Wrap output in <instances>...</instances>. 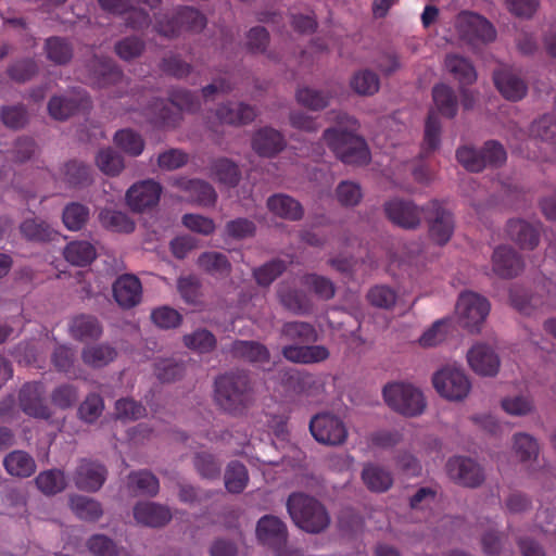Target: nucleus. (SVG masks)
<instances>
[{"mask_svg": "<svg viewBox=\"0 0 556 556\" xmlns=\"http://www.w3.org/2000/svg\"><path fill=\"white\" fill-rule=\"evenodd\" d=\"M336 123V127H330L323 134V139L330 150L344 164H368L369 148L365 139L356 134L359 128L358 121L346 113H338Z\"/></svg>", "mask_w": 556, "mask_h": 556, "instance_id": "f257e3e1", "label": "nucleus"}, {"mask_svg": "<svg viewBox=\"0 0 556 556\" xmlns=\"http://www.w3.org/2000/svg\"><path fill=\"white\" fill-rule=\"evenodd\" d=\"M280 338L292 342L281 349V355L294 364H316L328 359L330 353L324 345H312L317 340L315 327L306 321H288L280 329Z\"/></svg>", "mask_w": 556, "mask_h": 556, "instance_id": "f03ea898", "label": "nucleus"}, {"mask_svg": "<svg viewBox=\"0 0 556 556\" xmlns=\"http://www.w3.org/2000/svg\"><path fill=\"white\" fill-rule=\"evenodd\" d=\"M215 402L231 415H241L251 404L253 392L249 375L243 370L230 371L215 379Z\"/></svg>", "mask_w": 556, "mask_h": 556, "instance_id": "7ed1b4c3", "label": "nucleus"}, {"mask_svg": "<svg viewBox=\"0 0 556 556\" xmlns=\"http://www.w3.org/2000/svg\"><path fill=\"white\" fill-rule=\"evenodd\" d=\"M200 109V100L197 94L186 89H175L168 100L153 98L142 108V114L147 119L159 127H175L181 118V112H195Z\"/></svg>", "mask_w": 556, "mask_h": 556, "instance_id": "20e7f679", "label": "nucleus"}, {"mask_svg": "<svg viewBox=\"0 0 556 556\" xmlns=\"http://www.w3.org/2000/svg\"><path fill=\"white\" fill-rule=\"evenodd\" d=\"M287 510L293 522L308 533H320L330 525L326 507L315 497L302 492L289 495Z\"/></svg>", "mask_w": 556, "mask_h": 556, "instance_id": "39448f33", "label": "nucleus"}, {"mask_svg": "<svg viewBox=\"0 0 556 556\" xmlns=\"http://www.w3.org/2000/svg\"><path fill=\"white\" fill-rule=\"evenodd\" d=\"M206 25V17L197 9L180 7L172 14H157L154 30L166 38H173L182 30L200 33Z\"/></svg>", "mask_w": 556, "mask_h": 556, "instance_id": "423d86ee", "label": "nucleus"}, {"mask_svg": "<svg viewBox=\"0 0 556 556\" xmlns=\"http://www.w3.org/2000/svg\"><path fill=\"white\" fill-rule=\"evenodd\" d=\"M455 27L459 38L465 41L475 53L480 46L495 40L494 26L483 16L472 12H460L455 21Z\"/></svg>", "mask_w": 556, "mask_h": 556, "instance_id": "0eeeda50", "label": "nucleus"}, {"mask_svg": "<svg viewBox=\"0 0 556 556\" xmlns=\"http://www.w3.org/2000/svg\"><path fill=\"white\" fill-rule=\"evenodd\" d=\"M457 161L469 172H481L486 166L498 167L506 162L504 147L495 140L486 141L480 150L460 147L456 151Z\"/></svg>", "mask_w": 556, "mask_h": 556, "instance_id": "6e6552de", "label": "nucleus"}, {"mask_svg": "<svg viewBox=\"0 0 556 556\" xmlns=\"http://www.w3.org/2000/svg\"><path fill=\"white\" fill-rule=\"evenodd\" d=\"M383 397L392 409L404 416L420 415L426 407L422 393L410 384L390 383L383 388Z\"/></svg>", "mask_w": 556, "mask_h": 556, "instance_id": "1a4fd4ad", "label": "nucleus"}, {"mask_svg": "<svg viewBox=\"0 0 556 556\" xmlns=\"http://www.w3.org/2000/svg\"><path fill=\"white\" fill-rule=\"evenodd\" d=\"M286 523L274 515H265L256 525V538L260 543L273 551L275 556H293L288 546Z\"/></svg>", "mask_w": 556, "mask_h": 556, "instance_id": "9d476101", "label": "nucleus"}, {"mask_svg": "<svg viewBox=\"0 0 556 556\" xmlns=\"http://www.w3.org/2000/svg\"><path fill=\"white\" fill-rule=\"evenodd\" d=\"M456 313L463 328L478 332L490 313V303L478 293L463 292L456 304Z\"/></svg>", "mask_w": 556, "mask_h": 556, "instance_id": "9b49d317", "label": "nucleus"}, {"mask_svg": "<svg viewBox=\"0 0 556 556\" xmlns=\"http://www.w3.org/2000/svg\"><path fill=\"white\" fill-rule=\"evenodd\" d=\"M432 382L437 392L450 401L464 400L471 389L464 369L455 366H445L438 370L433 375Z\"/></svg>", "mask_w": 556, "mask_h": 556, "instance_id": "f8f14e48", "label": "nucleus"}, {"mask_svg": "<svg viewBox=\"0 0 556 556\" xmlns=\"http://www.w3.org/2000/svg\"><path fill=\"white\" fill-rule=\"evenodd\" d=\"M422 217L429 226V236L439 245L446 244L454 232V217L441 202L432 200L422 206Z\"/></svg>", "mask_w": 556, "mask_h": 556, "instance_id": "ddd939ff", "label": "nucleus"}, {"mask_svg": "<svg viewBox=\"0 0 556 556\" xmlns=\"http://www.w3.org/2000/svg\"><path fill=\"white\" fill-rule=\"evenodd\" d=\"M309 431L317 442L326 445H341L348 438L344 422L329 413L315 415L311 419Z\"/></svg>", "mask_w": 556, "mask_h": 556, "instance_id": "4468645a", "label": "nucleus"}, {"mask_svg": "<svg viewBox=\"0 0 556 556\" xmlns=\"http://www.w3.org/2000/svg\"><path fill=\"white\" fill-rule=\"evenodd\" d=\"M448 477L459 485L477 488L484 481L481 466L470 457L454 456L446 463Z\"/></svg>", "mask_w": 556, "mask_h": 556, "instance_id": "2eb2a0df", "label": "nucleus"}, {"mask_svg": "<svg viewBox=\"0 0 556 556\" xmlns=\"http://www.w3.org/2000/svg\"><path fill=\"white\" fill-rule=\"evenodd\" d=\"M282 384L296 395L316 399L325 391L324 383L315 375L298 369L282 371Z\"/></svg>", "mask_w": 556, "mask_h": 556, "instance_id": "dca6fc26", "label": "nucleus"}, {"mask_svg": "<svg viewBox=\"0 0 556 556\" xmlns=\"http://www.w3.org/2000/svg\"><path fill=\"white\" fill-rule=\"evenodd\" d=\"M112 293L121 308L130 309L141 303L142 283L136 275L123 274L113 282Z\"/></svg>", "mask_w": 556, "mask_h": 556, "instance_id": "f3484780", "label": "nucleus"}, {"mask_svg": "<svg viewBox=\"0 0 556 556\" xmlns=\"http://www.w3.org/2000/svg\"><path fill=\"white\" fill-rule=\"evenodd\" d=\"M384 212L393 224L405 229L418 227L422 217V207L416 206L412 201L401 199L387 202Z\"/></svg>", "mask_w": 556, "mask_h": 556, "instance_id": "a211bd4d", "label": "nucleus"}, {"mask_svg": "<svg viewBox=\"0 0 556 556\" xmlns=\"http://www.w3.org/2000/svg\"><path fill=\"white\" fill-rule=\"evenodd\" d=\"M20 406L28 416L49 419L51 410L45 403L43 387L39 382L25 383L18 394Z\"/></svg>", "mask_w": 556, "mask_h": 556, "instance_id": "6ab92c4d", "label": "nucleus"}, {"mask_svg": "<svg viewBox=\"0 0 556 556\" xmlns=\"http://www.w3.org/2000/svg\"><path fill=\"white\" fill-rule=\"evenodd\" d=\"M161 192V185L148 179L131 186L126 193V200L132 211L142 212L159 203Z\"/></svg>", "mask_w": 556, "mask_h": 556, "instance_id": "aec40b11", "label": "nucleus"}, {"mask_svg": "<svg viewBox=\"0 0 556 556\" xmlns=\"http://www.w3.org/2000/svg\"><path fill=\"white\" fill-rule=\"evenodd\" d=\"M106 468L94 460L81 459L74 475L75 485L83 491L96 492L106 480Z\"/></svg>", "mask_w": 556, "mask_h": 556, "instance_id": "412c9836", "label": "nucleus"}, {"mask_svg": "<svg viewBox=\"0 0 556 556\" xmlns=\"http://www.w3.org/2000/svg\"><path fill=\"white\" fill-rule=\"evenodd\" d=\"M494 85L510 101H519L527 94L528 86L511 68L501 67L493 73Z\"/></svg>", "mask_w": 556, "mask_h": 556, "instance_id": "4be33fe9", "label": "nucleus"}, {"mask_svg": "<svg viewBox=\"0 0 556 556\" xmlns=\"http://www.w3.org/2000/svg\"><path fill=\"white\" fill-rule=\"evenodd\" d=\"M494 273L502 278H514L523 269L520 255L508 245L497 247L492 255Z\"/></svg>", "mask_w": 556, "mask_h": 556, "instance_id": "5701e85b", "label": "nucleus"}, {"mask_svg": "<svg viewBox=\"0 0 556 556\" xmlns=\"http://www.w3.org/2000/svg\"><path fill=\"white\" fill-rule=\"evenodd\" d=\"M467 358L470 367L478 375L495 376L500 369V358L489 345H473L469 350Z\"/></svg>", "mask_w": 556, "mask_h": 556, "instance_id": "b1692460", "label": "nucleus"}, {"mask_svg": "<svg viewBox=\"0 0 556 556\" xmlns=\"http://www.w3.org/2000/svg\"><path fill=\"white\" fill-rule=\"evenodd\" d=\"M230 355L250 364L268 363L270 353L267 346L254 340H235L229 348Z\"/></svg>", "mask_w": 556, "mask_h": 556, "instance_id": "393cba45", "label": "nucleus"}, {"mask_svg": "<svg viewBox=\"0 0 556 556\" xmlns=\"http://www.w3.org/2000/svg\"><path fill=\"white\" fill-rule=\"evenodd\" d=\"M286 147L283 135L271 128L258 129L252 138V148L261 156L273 157Z\"/></svg>", "mask_w": 556, "mask_h": 556, "instance_id": "a878e982", "label": "nucleus"}, {"mask_svg": "<svg viewBox=\"0 0 556 556\" xmlns=\"http://www.w3.org/2000/svg\"><path fill=\"white\" fill-rule=\"evenodd\" d=\"M216 116L223 124L240 126L253 122L256 117V110L243 102H227L218 106Z\"/></svg>", "mask_w": 556, "mask_h": 556, "instance_id": "bb28decb", "label": "nucleus"}, {"mask_svg": "<svg viewBox=\"0 0 556 556\" xmlns=\"http://www.w3.org/2000/svg\"><path fill=\"white\" fill-rule=\"evenodd\" d=\"M134 517L141 525L159 528L172 519V514L167 507L160 504L141 502L134 507Z\"/></svg>", "mask_w": 556, "mask_h": 556, "instance_id": "cd10ccee", "label": "nucleus"}, {"mask_svg": "<svg viewBox=\"0 0 556 556\" xmlns=\"http://www.w3.org/2000/svg\"><path fill=\"white\" fill-rule=\"evenodd\" d=\"M176 185L189 193L188 198L191 202L201 206H212L217 200L215 189L204 180L180 178Z\"/></svg>", "mask_w": 556, "mask_h": 556, "instance_id": "c85d7f7f", "label": "nucleus"}, {"mask_svg": "<svg viewBox=\"0 0 556 556\" xmlns=\"http://www.w3.org/2000/svg\"><path fill=\"white\" fill-rule=\"evenodd\" d=\"M540 223L533 225L522 219H510L507 223V233L522 249H534L540 239Z\"/></svg>", "mask_w": 556, "mask_h": 556, "instance_id": "c756f323", "label": "nucleus"}, {"mask_svg": "<svg viewBox=\"0 0 556 556\" xmlns=\"http://www.w3.org/2000/svg\"><path fill=\"white\" fill-rule=\"evenodd\" d=\"M267 207L273 214L291 222L301 220L304 216L302 204L294 198L283 193L269 197Z\"/></svg>", "mask_w": 556, "mask_h": 556, "instance_id": "7c9ffc66", "label": "nucleus"}, {"mask_svg": "<svg viewBox=\"0 0 556 556\" xmlns=\"http://www.w3.org/2000/svg\"><path fill=\"white\" fill-rule=\"evenodd\" d=\"M277 295L280 304L294 314H306L312 308V303L306 294L286 282L278 286Z\"/></svg>", "mask_w": 556, "mask_h": 556, "instance_id": "2f4dec72", "label": "nucleus"}, {"mask_svg": "<svg viewBox=\"0 0 556 556\" xmlns=\"http://www.w3.org/2000/svg\"><path fill=\"white\" fill-rule=\"evenodd\" d=\"M70 331L75 340L86 342L98 340L103 329L97 317L81 314L72 319Z\"/></svg>", "mask_w": 556, "mask_h": 556, "instance_id": "473e14b6", "label": "nucleus"}, {"mask_svg": "<svg viewBox=\"0 0 556 556\" xmlns=\"http://www.w3.org/2000/svg\"><path fill=\"white\" fill-rule=\"evenodd\" d=\"M90 104L86 92L79 93V99L54 96L48 103V111L51 117L58 121H65L72 116L80 106Z\"/></svg>", "mask_w": 556, "mask_h": 556, "instance_id": "72a5a7b5", "label": "nucleus"}, {"mask_svg": "<svg viewBox=\"0 0 556 556\" xmlns=\"http://www.w3.org/2000/svg\"><path fill=\"white\" fill-rule=\"evenodd\" d=\"M117 350L109 343L87 345L81 351L85 365L99 369L108 366L117 357Z\"/></svg>", "mask_w": 556, "mask_h": 556, "instance_id": "f704fd0d", "label": "nucleus"}, {"mask_svg": "<svg viewBox=\"0 0 556 556\" xmlns=\"http://www.w3.org/2000/svg\"><path fill=\"white\" fill-rule=\"evenodd\" d=\"M22 236L30 242H50L58 238L59 232L47 222L39 218H27L20 225Z\"/></svg>", "mask_w": 556, "mask_h": 556, "instance_id": "c9c22d12", "label": "nucleus"}, {"mask_svg": "<svg viewBox=\"0 0 556 556\" xmlns=\"http://www.w3.org/2000/svg\"><path fill=\"white\" fill-rule=\"evenodd\" d=\"M94 74L100 88L127 85L122 70L109 58L97 59Z\"/></svg>", "mask_w": 556, "mask_h": 556, "instance_id": "e433bc0d", "label": "nucleus"}, {"mask_svg": "<svg viewBox=\"0 0 556 556\" xmlns=\"http://www.w3.org/2000/svg\"><path fill=\"white\" fill-rule=\"evenodd\" d=\"M5 470L15 477L27 478L36 470L34 458L24 451H13L3 459Z\"/></svg>", "mask_w": 556, "mask_h": 556, "instance_id": "4c0bfd02", "label": "nucleus"}, {"mask_svg": "<svg viewBox=\"0 0 556 556\" xmlns=\"http://www.w3.org/2000/svg\"><path fill=\"white\" fill-rule=\"evenodd\" d=\"M63 255L72 265L84 267L97 257V251L88 241H72L65 247Z\"/></svg>", "mask_w": 556, "mask_h": 556, "instance_id": "58836bf2", "label": "nucleus"}, {"mask_svg": "<svg viewBox=\"0 0 556 556\" xmlns=\"http://www.w3.org/2000/svg\"><path fill=\"white\" fill-rule=\"evenodd\" d=\"M447 71L460 85H471L477 79V73L471 62L457 54H447L445 58Z\"/></svg>", "mask_w": 556, "mask_h": 556, "instance_id": "ea45409f", "label": "nucleus"}, {"mask_svg": "<svg viewBox=\"0 0 556 556\" xmlns=\"http://www.w3.org/2000/svg\"><path fill=\"white\" fill-rule=\"evenodd\" d=\"M362 479L366 486L374 492H386L393 484L391 472L372 464H368L364 467Z\"/></svg>", "mask_w": 556, "mask_h": 556, "instance_id": "a19ab883", "label": "nucleus"}, {"mask_svg": "<svg viewBox=\"0 0 556 556\" xmlns=\"http://www.w3.org/2000/svg\"><path fill=\"white\" fill-rule=\"evenodd\" d=\"M198 266L214 277H227L231 271L228 257L220 252H204L198 258Z\"/></svg>", "mask_w": 556, "mask_h": 556, "instance_id": "79ce46f5", "label": "nucleus"}, {"mask_svg": "<svg viewBox=\"0 0 556 556\" xmlns=\"http://www.w3.org/2000/svg\"><path fill=\"white\" fill-rule=\"evenodd\" d=\"M47 59L55 65H65L73 58V47L65 38L53 36L46 39Z\"/></svg>", "mask_w": 556, "mask_h": 556, "instance_id": "37998d69", "label": "nucleus"}, {"mask_svg": "<svg viewBox=\"0 0 556 556\" xmlns=\"http://www.w3.org/2000/svg\"><path fill=\"white\" fill-rule=\"evenodd\" d=\"M433 102L438 111L445 117L453 118L457 113V98L454 90L444 85H435L432 89Z\"/></svg>", "mask_w": 556, "mask_h": 556, "instance_id": "c03bdc74", "label": "nucleus"}, {"mask_svg": "<svg viewBox=\"0 0 556 556\" xmlns=\"http://www.w3.org/2000/svg\"><path fill=\"white\" fill-rule=\"evenodd\" d=\"M89 216L90 211L88 206L78 202H72L63 208L62 222L68 230L78 231L85 227Z\"/></svg>", "mask_w": 556, "mask_h": 556, "instance_id": "a18cd8bd", "label": "nucleus"}, {"mask_svg": "<svg viewBox=\"0 0 556 556\" xmlns=\"http://www.w3.org/2000/svg\"><path fill=\"white\" fill-rule=\"evenodd\" d=\"M71 507L79 519L86 521H97L103 514L98 501L84 495L72 496Z\"/></svg>", "mask_w": 556, "mask_h": 556, "instance_id": "49530a36", "label": "nucleus"}, {"mask_svg": "<svg viewBox=\"0 0 556 556\" xmlns=\"http://www.w3.org/2000/svg\"><path fill=\"white\" fill-rule=\"evenodd\" d=\"M212 173L220 184L228 187H236L241 177L238 165L227 157L217 159L212 165Z\"/></svg>", "mask_w": 556, "mask_h": 556, "instance_id": "de8ad7c7", "label": "nucleus"}, {"mask_svg": "<svg viewBox=\"0 0 556 556\" xmlns=\"http://www.w3.org/2000/svg\"><path fill=\"white\" fill-rule=\"evenodd\" d=\"M225 486L230 493H241L249 481L247 467L240 462H230L225 471Z\"/></svg>", "mask_w": 556, "mask_h": 556, "instance_id": "09e8293b", "label": "nucleus"}, {"mask_svg": "<svg viewBox=\"0 0 556 556\" xmlns=\"http://www.w3.org/2000/svg\"><path fill=\"white\" fill-rule=\"evenodd\" d=\"M301 282L320 300H331L336 294L334 283L325 276L317 274H305L301 278Z\"/></svg>", "mask_w": 556, "mask_h": 556, "instance_id": "8fccbe9b", "label": "nucleus"}, {"mask_svg": "<svg viewBox=\"0 0 556 556\" xmlns=\"http://www.w3.org/2000/svg\"><path fill=\"white\" fill-rule=\"evenodd\" d=\"M99 217L101 224L112 231L130 233L135 230V223L121 211L106 208L101 211Z\"/></svg>", "mask_w": 556, "mask_h": 556, "instance_id": "3c124183", "label": "nucleus"}, {"mask_svg": "<svg viewBox=\"0 0 556 556\" xmlns=\"http://www.w3.org/2000/svg\"><path fill=\"white\" fill-rule=\"evenodd\" d=\"M128 485L139 494L154 496L160 489L157 478L147 470L131 472L128 476Z\"/></svg>", "mask_w": 556, "mask_h": 556, "instance_id": "603ef678", "label": "nucleus"}, {"mask_svg": "<svg viewBox=\"0 0 556 556\" xmlns=\"http://www.w3.org/2000/svg\"><path fill=\"white\" fill-rule=\"evenodd\" d=\"M36 484L47 495L60 493L66 486L64 472L59 469L40 472L36 478Z\"/></svg>", "mask_w": 556, "mask_h": 556, "instance_id": "864d4df0", "label": "nucleus"}, {"mask_svg": "<svg viewBox=\"0 0 556 556\" xmlns=\"http://www.w3.org/2000/svg\"><path fill=\"white\" fill-rule=\"evenodd\" d=\"M350 86L357 94L372 96L379 90L380 80L376 73L364 70L353 75Z\"/></svg>", "mask_w": 556, "mask_h": 556, "instance_id": "5fc2aeb1", "label": "nucleus"}, {"mask_svg": "<svg viewBox=\"0 0 556 556\" xmlns=\"http://www.w3.org/2000/svg\"><path fill=\"white\" fill-rule=\"evenodd\" d=\"M452 320L443 318L434 321L419 338V344L424 348H432L442 343L451 329Z\"/></svg>", "mask_w": 556, "mask_h": 556, "instance_id": "6e6d98bb", "label": "nucleus"}, {"mask_svg": "<svg viewBox=\"0 0 556 556\" xmlns=\"http://www.w3.org/2000/svg\"><path fill=\"white\" fill-rule=\"evenodd\" d=\"M184 343L187 348L199 353H210L215 349L217 341L211 331L201 328L184 336Z\"/></svg>", "mask_w": 556, "mask_h": 556, "instance_id": "4d7b16f0", "label": "nucleus"}, {"mask_svg": "<svg viewBox=\"0 0 556 556\" xmlns=\"http://www.w3.org/2000/svg\"><path fill=\"white\" fill-rule=\"evenodd\" d=\"M115 144L131 156L142 153L144 141L141 136L130 129L118 130L114 136Z\"/></svg>", "mask_w": 556, "mask_h": 556, "instance_id": "13d9d810", "label": "nucleus"}, {"mask_svg": "<svg viewBox=\"0 0 556 556\" xmlns=\"http://www.w3.org/2000/svg\"><path fill=\"white\" fill-rule=\"evenodd\" d=\"M90 167L78 161H70L64 164V180L72 187H80L91 181Z\"/></svg>", "mask_w": 556, "mask_h": 556, "instance_id": "bf43d9fd", "label": "nucleus"}, {"mask_svg": "<svg viewBox=\"0 0 556 556\" xmlns=\"http://www.w3.org/2000/svg\"><path fill=\"white\" fill-rule=\"evenodd\" d=\"M330 98L331 96L329 93L308 87L301 88L296 91L298 102L312 111L325 109L329 104Z\"/></svg>", "mask_w": 556, "mask_h": 556, "instance_id": "052dcab7", "label": "nucleus"}, {"mask_svg": "<svg viewBox=\"0 0 556 556\" xmlns=\"http://www.w3.org/2000/svg\"><path fill=\"white\" fill-rule=\"evenodd\" d=\"M51 361L56 370L67 375H77V369L75 366L76 351L73 348L67 345L56 346L52 354Z\"/></svg>", "mask_w": 556, "mask_h": 556, "instance_id": "680f3d73", "label": "nucleus"}, {"mask_svg": "<svg viewBox=\"0 0 556 556\" xmlns=\"http://www.w3.org/2000/svg\"><path fill=\"white\" fill-rule=\"evenodd\" d=\"M97 165L105 175L115 176L124 168V160L112 148L99 151L96 157Z\"/></svg>", "mask_w": 556, "mask_h": 556, "instance_id": "e2e57ef3", "label": "nucleus"}, {"mask_svg": "<svg viewBox=\"0 0 556 556\" xmlns=\"http://www.w3.org/2000/svg\"><path fill=\"white\" fill-rule=\"evenodd\" d=\"M441 123L434 111H430L425 125L422 153L433 152L440 144Z\"/></svg>", "mask_w": 556, "mask_h": 556, "instance_id": "0e129e2a", "label": "nucleus"}, {"mask_svg": "<svg viewBox=\"0 0 556 556\" xmlns=\"http://www.w3.org/2000/svg\"><path fill=\"white\" fill-rule=\"evenodd\" d=\"M287 269L285 261L276 258L254 269L253 276L260 286H269L277 277Z\"/></svg>", "mask_w": 556, "mask_h": 556, "instance_id": "69168bd1", "label": "nucleus"}, {"mask_svg": "<svg viewBox=\"0 0 556 556\" xmlns=\"http://www.w3.org/2000/svg\"><path fill=\"white\" fill-rule=\"evenodd\" d=\"M509 300L511 306L525 315H531L540 305V301L536 296L529 294L527 290L520 287H513L510 289Z\"/></svg>", "mask_w": 556, "mask_h": 556, "instance_id": "338daca9", "label": "nucleus"}, {"mask_svg": "<svg viewBox=\"0 0 556 556\" xmlns=\"http://www.w3.org/2000/svg\"><path fill=\"white\" fill-rule=\"evenodd\" d=\"M177 290L188 304H197L201 298V281L194 275L181 276L177 280Z\"/></svg>", "mask_w": 556, "mask_h": 556, "instance_id": "774afa93", "label": "nucleus"}]
</instances>
